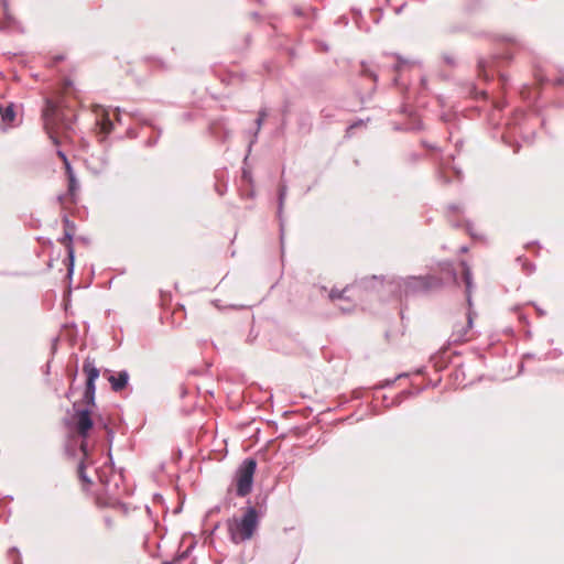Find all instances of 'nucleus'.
Masks as SVG:
<instances>
[{"label": "nucleus", "instance_id": "nucleus-9", "mask_svg": "<svg viewBox=\"0 0 564 564\" xmlns=\"http://www.w3.org/2000/svg\"><path fill=\"white\" fill-rule=\"evenodd\" d=\"M130 116L137 124H140L141 127H150L154 131V134L145 140L144 145L148 148H153L154 145H156L162 134V129L155 126L150 119H148L143 113H141L138 110L130 112Z\"/></svg>", "mask_w": 564, "mask_h": 564}, {"label": "nucleus", "instance_id": "nucleus-34", "mask_svg": "<svg viewBox=\"0 0 564 564\" xmlns=\"http://www.w3.org/2000/svg\"><path fill=\"white\" fill-rule=\"evenodd\" d=\"M444 352H437L436 355L431 357V361L433 362L434 367L437 369H443L446 367V364L448 360L444 361L442 365H438L440 360L443 359Z\"/></svg>", "mask_w": 564, "mask_h": 564}, {"label": "nucleus", "instance_id": "nucleus-24", "mask_svg": "<svg viewBox=\"0 0 564 564\" xmlns=\"http://www.w3.org/2000/svg\"><path fill=\"white\" fill-rule=\"evenodd\" d=\"M467 94L473 98H486L487 96V94L484 90H479L474 83L467 84Z\"/></svg>", "mask_w": 564, "mask_h": 564}, {"label": "nucleus", "instance_id": "nucleus-15", "mask_svg": "<svg viewBox=\"0 0 564 564\" xmlns=\"http://www.w3.org/2000/svg\"><path fill=\"white\" fill-rule=\"evenodd\" d=\"M473 326V317L471 312L469 311L467 314V324L466 325H456L452 335L449 336V344H459L467 340V333Z\"/></svg>", "mask_w": 564, "mask_h": 564}, {"label": "nucleus", "instance_id": "nucleus-27", "mask_svg": "<svg viewBox=\"0 0 564 564\" xmlns=\"http://www.w3.org/2000/svg\"><path fill=\"white\" fill-rule=\"evenodd\" d=\"M326 292H327L326 286L314 284L311 288L310 297H317V296L324 297Z\"/></svg>", "mask_w": 564, "mask_h": 564}, {"label": "nucleus", "instance_id": "nucleus-1", "mask_svg": "<svg viewBox=\"0 0 564 564\" xmlns=\"http://www.w3.org/2000/svg\"><path fill=\"white\" fill-rule=\"evenodd\" d=\"M44 129L55 145H59L57 131L67 132L73 129L76 121L75 111L65 105L64 100L46 99L42 111Z\"/></svg>", "mask_w": 564, "mask_h": 564}, {"label": "nucleus", "instance_id": "nucleus-19", "mask_svg": "<svg viewBox=\"0 0 564 564\" xmlns=\"http://www.w3.org/2000/svg\"><path fill=\"white\" fill-rule=\"evenodd\" d=\"M83 402L85 403L84 409H90L96 406V387L85 386L83 393Z\"/></svg>", "mask_w": 564, "mask_h": 564}, {"label": "nucleus", "instance_id": "nucleus-21", "mask_svg": "<svg viewBox=\"0 0 564 564\" xmlns=\"http://www.w3.org/2000/svg\"><path fill=\"white\" fill-rule=\"evenodd\" d=\"M97 124L99 126L100 132L104 134V138H106L108 134L111 133L113 130V121L109 117L108 113H104L98 120Z\"/></svg>", "mask_w": 564, "mask_h": 564}, {"label": "nucleus", "instance_id": "nucleus-46", "mask_svg": "<svg viewBox=\"0 0 564 564\" xmlns=\"http://www.w3.org/2000/svg\"><path fill=\"white\" fill-rule=\"evenodd\" d=\"M57 343H58V337H55L53 338L52 340V346H51V354H52V357L56 354L57 351Z\"/></svg>", "mask_w": 564, "mask_h": 564}, {"label": "nucleus", "instance_id": "nucleus-18", "mask_svg": "<svg viewBox=\"0 0 564 564\" xmlns=\"http://www.w3.org/2000/svg\"><path fill=\"white\" fill-rule=\"evenodd\" d=\"M293 13L296 17L302 18V19L315 20L317 17V9L312 6H306V7L295 6L293 8Z\"/></svg>", "mask_w": 564, "mask_h": 564}, {"label": "nucleus", "instance_id": "nucleus-29", "mask_svg": "<svg viewBox=\"0 0 564 564\" xmlns=\"http://www.w3.org/2000/svg\"><path fill=\"white\" fill-rule=\"evenodd\" d=\"M410 394H411V392H410V391L404 390V391H402L401 393L397 394V395L393 398V400L391 401V403H390V404H386L384 406H386V408H390V406H398V405H400V404L402 403L403 398H405V397H408V395H410Z\"/></svg>", "mask_w": 564, "mask_h": 564}, {"label": "nucleus", "instance_id": "nucleus-26", "mask_svg": "<svg viewBox=\"0 0 564 564\" xmlns=\"http://www.w3.org/2000/svg\"><path fill=\"white\" fill-rule=\"evenodd\" d=\"M4 21L1 23L0 29L1 30H8L15 23L14 17L10 13V11L3 12Z\"/></svg>", "mask_w": 564, "mask_h": 564}, {"label": "nucleus", "instance_id": "nucleus-44", "mask_svg": "<svg viewBox=\"0 0 564 564\" xmlns=\"http://www.w3.org/2000/svg\"><path fill=\"white\" fill-rule=\"evenodd\" d=\"M127 137L130 138V139H137L139 137V133H138V131L135 129L128 128Z\"/></svg>", "mask_w": 564, "mask_h": 564}, {"label": "nucleus", "instance_id": "nucleus-37", "mask_svg": "<svg viewBox=\"0 0 564 564\" xmlns=\"http://www.w3.org/2000/svg\"><path fill=\"white\" fill-rule=\"evenodd\" d=\"M194 547V545H191L188 546L185 551L181 552V553H177L174 557V560L181 564V562L185 558H187L189 556V553L192 551V549Z\"/></svg>", "mask_w": 564, "mask_h": 564}, {"label": "nucleus", "instance_id": "nucleus-47", "mask_svg": "<svg viewBox=\"0 0 564 564\" xmlns=\"http://www.w3.org/2000/svg\"><path fill=\"white\" fill-rule=\"evenodd\" d=\"M215 189L216 192L223 196L225 194V192L227 191V185L226 184H223V185H216L215 186Z\"/></svg>", "mask_w": 564, "mask_h": 564}, {"label": "nucleus", "instance_id": "nucleus-45", "mask_svg": "<svg viewBox=\"0 0 564 564\" xmlns=\"http://www.w3.org/2000/svg\"><path fill=\"white\" fill-rule=\"evenodd\" d=\"M523 118H524V112L523 111H517L514 113L513 123L518 124L520 122V120H522Z\"/></svg>", "mask_w": 564, "mask_h": 564}, {"label": "nucleus", "instance_id": "nucleus-49", "mask_svg": "<svg viewBox=\"0 0 564 564\" xmlns=\"http://www.w3.org/2000/svg\"><path fill=\"white\" fill-rule=\"evenodd\" d=\"M51 362H52V359H50L43 367V372L45 376H48L51 373Z\"/></svg>", "mask_w": 564, "mask_h": 564}, {"label": "nucleus", "instance_id": "nucleus-23", "mask_svg": "<svg viewBox=\"0 0 564 564\" xmlns=\"http://www.w3.org/2000/svg\"><path fill=\"white\" fill-rule=\"evenodd\" d=\"M86 469H87V462H85V459H80L78 463V466H77V476L84 486H89L91 484V479L87 475Z\"/></svg>", "mask_w": 564, "mask_h": 564}, {"label": "nucleus", "instance_id": "nucleus-61", "mask_svg": "<svg viewBox=\"0 0 564 564\" xmlns=\"http://www.w3.org/2000/svg\"><path fill=\"white\" fill-rule=\"evenodd\" d=\"M534 246H540V242L538 240H534V241H531V242H528L524 248L525 249H529L530 247H534Z\"/></svg>", "mask_w": 564, "mask_h": 564}, {"label": "nucleus", "instance_id": "nucleus-35", "mask_svg": "<svg viewBox=\"0 0 564 564\" xmlns=\"http://www.w3.org/2000/svg\"><path fill=\"white\" fill-rule=\"evenodd\" d=\"M449 221H451L452 226H453V227H456V228H460V227H463V226H464V227H465V229H466V231H467V232H469L470 235H473V234H471L473 224H471L470 221H468V220H467V221H465V224H463V223H462V221H459V220H456V221H454V220H449Z\"/></svg>", "mask_w": 564, "mask_h": 564}, {"label": "nucleus", "instance_id": "nucleus-2", "mask_svg": "<svg viewBox=\"0 0 564 564\" xmlns=\"http://www.w3.org/2000/svg\"><path fill=\"white\" fill-rule=\"evenodd\" d=\"M442 284L441 280L434 275H410L406 278L390 275L388 283V294L400 300L410 299L426 294L434 288Z\"/></svg>", "mask_w": 564, "mask_h": 564}, {"label": "nucleus", "instance_id": "nucleus-6", "mask_svg": "<svg viewBox=\"0 0 564 564\" xmlns=\"http://www.w3.org/2000/svg\"><path fill=\"white\" fill-rule=\"evenodd\" d=\"M513 58V53L507 48L500 53L492 54L490 57H479L477 59L478 77L489 80L494 77L492 72L501 65L509 64Z\"/></svg>", "mask_w": 564, "mask_h": 564}, {"label": "nucleus", "instance_id": "nucleus-14", "mask_svg": "<svg viewBox=\"0 0 564 564\" xmlns=\"http://www.w3.org/2000/svg\"><path fill=\"white\" fill-rule=\"evenodd\" d=\"M459 265L462 269V271H460L462 278L465 283L466 302H467L468 306L471 307V305H473L471 294H473V290L475 288L474 281H473L471 269L466 261H460Z\"/></svg>", "mask_w": 564, "mask_h": 564}, {"label": "nucleus", "instance_id": "nucleus-22", "mask_svg": "<svg viewBox=\"0 0 564 564\" xmlns=\"http://www.w3.org/2000/svg\"><path fill=\"white\" fill-rule=\"evenodd\" d=\"M77 373H78V367H77V364L74 366V368H67V377L69 379V388L68 390L65 392L64 397L67 399V400H72L74 393H75V387H74V383L76 381V378H77Z\"/></svg>", "mask_w": 564, "mask_h": 564}, {"label": "nucleus", "instance_id": "nucleus-25", "mask_svg": "<svg viewBox=\"0 0 564 564\" xmlns=\"http://www.w3.org/2000/svg\"><path fill=\"white\" fill-rule=\"evenodd\" d=\"M408 376L406 373H400L395 378L393 379H386L381 382H379L378 384H376L373 388L376 390H380V389H386V388H389L391 387L399 378H402V377H405Z\"/></svg>", "mask_w": 564, "mask_h": 564}, {"label": "nucleus", "instance_id": "nucleus-62", "mask_svg": "<svg viewBox=\"0 0 564 564\" xmlns=\"http://www.w3.org/2000/svg\"><path fill=\"white\" fill-rule=\"evenodd\" d=\"M527 260H528V259H527L523 254L518 256V257H517V259H516V261H517L518 263H520L521 265H522V263H524V261H527Z\"/></svg>", "mask_w": 564, "mask_h": 564}, {"label": "nucleus", "instance_id": "nucleus-36", "mask_svg": "<svg viewBox=\"0 0 564 564\" xmlns=\"http://www.w3.org/2000/svg\"><path fill=\"white\" fill-rule=\"evenodd\" d=\"M94 421H95V424L97 425L98 429H102V430L106 431L109 427H111L109 422L106 419H104L101 415H98L96 417V420L94 419Z\"/></svg>", "mask_w": 564, "mask_h": 564}, {"label": "nucleus", "instance_id": "nucleus-11", "mask_svg": "<svg viewBox=\"0 0 564 564\" xmlns=\"http://www.w3.org/2000/svg\"><path fill=\"white\" fill-rule=\"evenodd\" d=\"M104 375H108L107 380L113 392H121L126 389L130 380V375L127 370L113 372L110 369H105Z\"/></svg>", "mask_w": 564, "mask_h": 564}, {"label": "nucleus", "instance_id": "nucleus-53", "mask_svg": "<svg viewBox=\"0 0 564 564\" xmlns=\"http://www.w3.org/2000/svg\"><path fill=\"white\" fill-rule=\"evenodd\" d=\"M532 305L535 307L536 313H538V315H539V316H541V317H542V316H544V315H545V311H544V310H542L541 307H539L535 303H532Z\"/></svg>", "mask_w": 564, "mask_h": 564}, {"label": "nucleus", "instance_id": "nucleus-16", "mask_svg": "<svg viewBox=\"0 0 564 564\" xmlns=\"http://www.w3.org/2000/svg\"><path fill=\"white\" fill-rule=\"evenodd\" d=\"M83 371L86 375L85 386L96 387V381L100 376V370L96 367L95 360L89 356L84 360Z\"/></svg>", "mask_w": 564, "mask_h": 564}, {"label": "nucleus", "instance_id": "nucleus-40", "mask_svg": "<svg viewBox=\"0 0 564 564\" xmlns=\"http://www.w3.org/2000/svg\"><path fill=\"white\" fill-rule=\"evenodd\" d=\"M64 167H65V174H66L67 181L72 180V178H76L75 172H74L70 163H67Z\"/></svg>", "mask_w": 564, "mask_h": 564}, {"label": "nucleus", "instance_id": "nucleus-30", "mask_svg": "<svg viewBox=\"0 0 564 564\" xmlns=\"http://www.w3.org/2000/svg\"><path fill=\"white\" fill-rule=\"evenodd\" d=\"M106 434H107V442L109 444L108 458H109V463L111 465H113V458H112V454H111V446H112V442H113V438H115V432H113L112 427H109L108 430H106Z\"/></svg>", "mask_w": 564, "mask_h": 564}, {"label": "nucleus", "instance_id": "nucleus-60", "mask_svg": "<svg viewBox=\"0 0 564 564\" xmlns=\"http://www.w3.org/2000/svg\"><path fill=\"white\" fill-rule=\"evenodd\" d=\"M120 112H121L120 108H116V110H115V118H116V120L118 122H121Z\"/></svg>", "mask_w": 564, "mask_h": 564}, {"label": "nucleus", "instance_id": "nucleus-64", "mask_svg": "<svg viewBox=\"0 0 564 564\" xmlns=\"http://www.w3.org/2000/svg\"><path fill=\"white\" fill-rule=\"evenodd\" d=\"M405 6H406V3H405V2H403L401 6H399L398 8H395V10H394V11H395V13H397V14H400V13L403 11V9L405 8Z\"/></svg>", "mask_w": 564, "mask_h": 564}, {"label": "nucleus", "instance_id": "nucleus-42", "mask_svg": "<svg viewBox=\"0 0 564 564\" xmlns=\"http://www.w3.org/2000/svg\"><path fill=\"white\" fill-rule=\"evenodd\" d=\"M56 154H57V156L63 161L64 166H65L67 163H70V162H69V160H68V158H67V155H66V153H65L64 151H62V150H57V151H56Z\"/></svg>", "mask_w": 564, "mask_h": 564}, {"label": "nucleus", "instance_id": "nucleus-31", "mask_svg": "<svg viewBox=\"0 0 564 564\" xmlns=\"http://www.w3.org/2000/svg\"><path fill=\"white\" fill-rule=\"evenodd\" d=\"M8 556L11 558L12 564H22L21 554L15 546L8 551Z\"/></svg>", "mask_w": 564, "mask_h": 564}, {"label": "nucleus", "instance_id": "nucleus-28", "mask_svg": "<svg viewBox=\"0 0 564 564\" xmlns=\"http://www.w3.org/2000/svg\"><path fill=\"white\" fill-rule=\"evenodd\" d=\"M62 223L64 226V231L73 232L75 235L76 224L73 220H70L66 214L63 216Z\"/></svg>", "mask_w": 564, "mask_h": 564}, {"label": "nucleus", "instance_id": "nucleus-5", "mask_svg": "<svg viewBox=\"0 0 564 564\" xmlns=\"http://www.w3.org/2000/svg\"><path fill=\"white\" fill-rule=\"evenodd\" d=\"M257 460L253 457H247L238 467L235 475L236 495L246 497L252 490Z\"/></svg>", "mask_w": 564, "mask_h": 564}, {"label": "nucleus", "instance_id": "nucleus-43", "mask_svg": "<svg viewBox=\"0 0 564 564\" xmlns=\"http://www.w3.org/2000/svg\"><path fill=\"white\" fill-rule=\"evenodd\" d=\"M508 82H509V77L503 73H499V83L502 86V88H505L507 86Z\"/></svg>", "mask_w": 564, "mask_h": 564}, {"label": "nucleus", "instance_id": "nucleus-3", "mask_svg": "<svg viewBox=\"0 0 564 564\" xmlns=\"http://www.w3.org/2000/svg\"><path fill=\"white\" fill-rule=\"evenodd\" d=\"M69 417H64V425L70 431L75 432L77 438L80 437L78 449L82 452L83 457L87 462L90 457V449L88 445V437L90 431L95 426V421L91 416L90 409H79L78 402H74L72 410H67Z\"/></svg>", "mask_w": 564, "mask_h": 564}, {"label": "nucleus", "instance_id": "nucleus-57", "mask_svg": "<svg viewBox=\"0 0 564 564\" xmlns=\"http://www.w3.org/2000/svg\"><path fill=\"white\" fill-rule=\"evenodd\" d=\"M0 2L3 8V12L9 11V0H0Z\"/></svg>", "mask_w": 564, "mask_h": 564}, {"label": "nucleus", "instance_id": "nucleus-50", "mask_svg": "<svg viewBox=\"0 0 564 564\" xmlns=\"http://www.w3.org/2000/svg\"><path fill=\"white\" fill-rule=\"evenodd\" d=\"M553 84H554L555 86H562V85H564V74H563V75H561V76H558V77H556V78L554 79Z\"/></svg>", "mask_w": 564, "mask_h": 564}, {"label": "nucleus", "instance_id": "nucleus-8", "mask_svg": "<svg viewBox=\"0 0 564 564\" xmlns=\"http://www.w3.org/2000/svg\"><path fill=\"white\" fill-rule=\"evenodd\" d=\"M74 236L75 235L73 232L64 231L63 236L57 239L59 243L65 246L67 251L65 262L67 267L66 278L69 280V282L72 281L75 270V249L73 245Z\"/></svg>", "mask_w": 564, "mask_h": 564}, {"label": "nucleus", "instance_id": "nucleus-54", "mask_svg": "<svg viewBox=\"0 0 564 564\" xmlns=\"http://www.w3.org/2000/svg\"><path fill=\"white\" fill-rule=\"evenodd\" d=\"M422 145L429 150H436V147L429 143L427 141H422Z\"/></svg>", "mask_w": 564, "mask_h": 564}, {"label": "nucleus", "instance_id": "nucleus-41", "mask_svg": "<svg viewBox=\"0 0 564 564\" xmlns=\"http://www.w3.org/2000/svg\"><path fill=\"white\" fill-rule=\"evenodd\" d=\"M262 123H263L262 119L257 117V119H256L257 129H256V132H254V139L250 142V145L256 142L258 132H259Z\"/></svg>", "mask_w": 564, "mask_h": 564}, {"label": "nucleus", "instance_id": "nucleus-51", "mask_svg": "<svg viewBox=\"0 0 564 564\" xmlns=\"http://www.w3.org/2000/svg\"><path fill=\"white\" fill-rule=\"evenodd\" d=\"M362 398V391L361 389H356L352 391V399L358 400Z\"/></svg>", "mask_w": 564, "mask_h": 564}, {"label": "nucleus", "instance_id": "nucleus-33", "mask_svg": "<svg viewBox=\"0 0 564 564\" xmlns=\"http://www.w3.org/2000/svg\"><path fill=\"white\" fill-rule=\"evenodd\" d=\"M68 186H67V192H68V195L69 196H74L75 193L78 191L79 188V183H78V180L77 177L76 178H72V180H68Z\"/></svg>", "mask_w": 564, "mask_h": 564}, {"label": "nucleus", "instance_id": "nucleus-17", "mask_svg": "<svg viewBox=\"0 0 564 564\" xmlns=\"http://www.w3.org/2000/svg\"><path fill=\"white\" fill-rule=\"evenodd\" d=\"M17 106L14 102H8L0 106V117L3 124L13 127L17 117Z\"/></svg>", "mask_w": 564, "mask_h": 564}, {"label": "nucleus", "instance_id": "nucleus-55", "mask_svg": "<svg viewBox=\"0 0 564 564\" xmlns=\"http://www.w3.org/2000/svg\"><path fill=\"white\" fill-rule=\"evenodd\" d=\"M377 12H378V14L373 17V22L375 23H379L380 19H381V15H382V11L380 9H378Z\"/></svg>", "mask_w": 564, "mask_h": 564}, {"label": "nucleus", "instance_id": "nucleus-58", "mask_svg": "<svg viewBox=\"0 0 564 564\" xmlns=\"http://www.w3.org/2000/svg\"><path fill=\"white\" fill-rule=\"evenodd\" d=\"M462 148H463V140L459 139L455 142V149L457 152H459L462 150Z\"/></svg>", "mask_w": 564, "mask_h": 564}, {"label": "nucleus", "instance_id": "nucleus-20", "mask_svg": "<svg viewBox=\"0 0 564 564\" xmlns=\"http://www.w3.org/2000/svg\"><path fill=\"white\" fill-rule=\"evenodd\" d=\"M75 432L68 433L67 441L65 444V453L69 457H75L77 455L78 449V440L77 436L74 434Z\"/></svg>", "mask_w": 564, "mask_h": 564}, {"label": "nucleus", "instance_id": "nucleus-12", "mask_svg": "<svg viewBox=\"0 0 564 564\" xmlns=\"http://www.w3.org/2000/svg\"><path fill=\"white\" fill-rule=\"evenodd\" d=\"M288 195V185L281 181L278 185V210L276 217L279 219L280 227V240H281V249L283 250V240H284V218H283V209L284 202Z\"/></svg>", "mask_w": 564, "mask_h": 564}, {"label": "nucleus", "instance_id": "nucleus-38", "mask_svg": "<svg viewBox=\"0 0 564 564\" xmlns=\"http://www.w3.org/2000/svg\"><path fill=\"white\" fill-rule=\"evenodd\" d=\"M535 269H536L535 264L529 260H527V261H524V263H522V270L527 274H532L535 271Z\"/></svg>", "mask_w": 564, "mask_h": 564}, {"label": "nucleus", "instance_id": "nucleus-48", "mask_svg": "<svg viewBox=\"0 0 564 564\" xmlns=\"http://www.w3.org/2000/svg\"><path fill=\"white\" fill-rule=\"evenodd\" d=\"M448 210L453 212V213H460L462 206H459L457 204H451V205H448Z\"/></svg>", "mask_w": 564, "mask_h": 564}, {"label": "nucleus", "instance_id": "nucleus-59", "mask_svg": "<svg viewBox=\"0 0 564 564\" xmlns=\"http://www.w3.org/2000/svg\"><path fill=\"white\" fill-rule=\"evenodd\" d=\"M10 510L0 512V519H4V522L8 521Z\"/></svg>", "mask_w": 564, "mask_h": 564}, {"label": "nucleus", "instance_id": "nucleus-7", "mask_svg": "<svg viewBox=\"0 0 564 564\" xmlns=\"http://www.w3.org/2000/svg\"><path fill=\"white\" fill-rule=\"evenodd\" d=\"M390 282V276L388 275H370V276H364L359 280H357L351 289H359L360 291L365 292H376L380 294L381 296L384 295V293H388V283Z\"/></svg>", "mask_w": 564, "mask_h": 564}, {"label": "nucleus", "instance_id": "nucleus-4", "mask_svg": "<svg viewBox=\"0 0 564 564\" xmlns=\"http://www.w3.org/2000/svg\"><path fill=\"white\" fill-rule=\"evenodd\" d=\"M227 525L234 543L250 540L259 525V512L254 506L248 505L241 518L229 519Z\"/></svg>", "mask_w": 564, "mask_h": 564}, {"label": "nucleus", "instance_id": "nucleus-10", "mask_svg": "<svg viewBox=\"0 0 564 564\" xmlns=\"http://www.w3.org/2000/svg\"><path fill=\"white\" fill-rule=\"evenodd\" d=\"M454 159H455L454 154H448L447 156H441L438 160V169L436 172V177L444 185L449 184L452 182L451 178L445 174V171L447 169H452L455 172L456 177L459 182L463 180L462 170L456 166H452V162L454 161Z\"/></svg>", "mask_w": 564, "mask_h": 564}, {"label": "nucleus", "instance_id": "nucleus-32", "mask_svg": "<svg viewBox=\"0 0 564 564\" xmlns=\"http://www.w3.org/2000/svg\"><path fill=\"white\" fill-rule=\"evenodd\" d=\"M348 291V288L344 289V290H336V289H333L329 291L328 293V299L330 301H335V300H340V299H345V293Z\"/></svg>", "mask_w": 564, "mask_h": 564}, {"label": "nucleus", "instance_id": "nucleus-63", "mask_svg": "<svg viewBox=\"0 0 564 564\" xmlns=\"http://www.w3.org/2000/svg\"><path fill=\"white\" fill-rule=\"evenodd\" d=\"M265 117H267V110H265V109H261V110L258 112V118H261V119H262V121H263Z\"/></svg>", "mask_w": 564, "mask_h": 564}, {"label": "nucleus", "instance_id": "nucleus-52", "mask_svg": "<svg viewBox=\"0 0 564 564\" xmlns=\"http://www.w3.org/2000/svg\"><path fill=\"white\" fill-rule=\"evenodd\" d=\"M519 319L521 323L525 324V325H529V318L527 315L522 314V313H519Z\"/></svg>", "mask_w": 564, "mask_h": 564}, {"label": "nucleus", "instance_id": "nucleus-13", "mask_svg": "<svg viewBox=\"0 0 564 564\" xmlns=\"http://www.w3.org/2000/svg\"><path fill=\"white\" fill-rule=\"evenodd\" d=\"M208 131L212 137L220 142L227 141L230 137V130L227 128V123L224 118L212 121L208 126Z\"/></svg>", "mask_w": 564, "mask_h": 564}, {"label": "nucleus", "instance_id": "nucleus-39", "mask_svg": "<svg viewBox=\"0 0 564 564\" xmlns=\"http://www.w3.org/2000/svg\"><path fill=\"white\" fill-rule=\"evenodd\" d=\"M442 59L444 61V63H446L447 65H449L452 67L456 66L455 57L448 53H443Z\"/></svg>", "mask_w": 564, "mask_h": 564}, {"label": "nucleus", "instance_id": "nucleus-56", "mask_svg": "<svg viewBox=\"0 0 564 564\" xmlns=\"http://www.w3.org/2000/svg\"><path fill=\"white\" fill-rule=\"evenodd\" d=\"M503 40L507 41L508 43L512 44V45H517V46L520 45V43L516 39L505 37Z\"/></svg>", "mask_w": 564, "mask_h": 564}]
</instances>
